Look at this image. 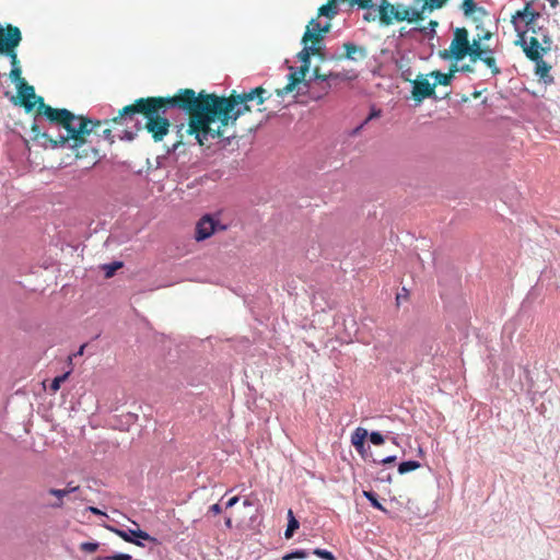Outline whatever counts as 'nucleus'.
<instances>
[{
	"label": "nucleus",
	"instance_id": "nucleus-1",
	"mask_svg": "<svg viewBox=\"0 0 560 560\" xmlns=\"http://www.w3.org/2000/svg\"><path fill=\"white\" fill-rule=\"evenodd\" d=\"M269 97L270 94L267 95L262 86L242 93L232 91L229 96L180 89L172 96L140 97L122 107L113 121L122 122L132 120L135 115H142L145 119L143 128L154 142H161L172 126L167 118L168 110L178 108L188 115L185 132L194 136L199 145H207L212 140L223 138L226 127L234 126L243 114L252 110L249 102L262 105Z\"/></svg>",
	"mask_w": 560,
	"mask_h": 560
},
{
	"label": "nucleus",
	"instance_id": "nucleus-2",
	"mask_svg": "<svg viewBox=\"0 0 560 560\" xmlns=\"http://www.w3.org/2000/svg\"><path fill=\"white\" fill-rule=\"evenodd\" d=\"M38 113L44 114L50 124L65 129L66 135L52 138L48 133L42 132L39 125L34 122L31 128L33 140L44 139L50 143L52 149L69 148L74 152L77 159L90 156L96 163L100 151L89 139L92 135L97 138V142L104 140L109 145L115 142V137L109 127L110 124H116L113 118L105 120L90 119L83 115H75L67 108H54L45 104L44 98H39Z\"/></svg>",
	"mask_w": 560,
	"mask_h": 560
},
{
	"label": "nucleus",
	"instance_id": "nucleus-3",
	"mask_svg": "<svg viewBox=\"0 0 560 560\" xmlns=\"http://www.w3.org/2000/svg\"><path fill=\"white\" fill-rule=\"evenodd\" d=\"M303 45H304L303 49L298 54V57H299L300 61L302 62V65L298 70L291 72L288 75L289 82L285 86L276 90V94L279 97H283L284 95L293 92L298 85H299V91H301L303 86L306 88L310 92L313 89L312 79H310V80L305 79V77L310 70L312 54L310 50H307V44H303Z\"/></svg>",
	"mask_w": 560,
	"mask_h": 560
},
{
	"label": "nucleus",
	"instance_id": "nucleus-4",
	"mask_svg": "<svg viewBox=\"0 0 560 560\" xmlns=\"http://www.w3.org/2000/svg\"><path fill=\"white\" fill-rule=\"evenodd\" d=\"M516 45L523 48L525 56L529 60H538L540 56L549 52L552 48V39L549 32H544V45H541L538 36H530L528 39L525 36V32L520 34V38L516 40Z\"/></svg>",
	"mask_w": 560,
	"mask_h": 560
},
{
	"label": "nucleus",
	"instance_id": "nucleus-5",
	"mask_svg": "<svg viewBox=\"0 0 560 560\" xmlns=\"http://www.w3.org/2000/svg\"><path fill=\"white\" fill-rule=\"evenodd\" d=\"M469 34L465 27H457L448 49L440 51L442 59L463 60L469 54Z\"/></svg>",
	"mask_w": 560,
	"mask_h": 560
},
{
	"label": "nucleus",
	"instance_id": "nucleus-6",
	"mask_svg": "<svg viewBox=\"0 0 560 560\" xmlns=\"http://www.w3.org/2000/svg\"><path fill=\"white\" fill-rule=\"evenodd\" d=\"M22 35L18 26L8 24L0 32V54L12 52L21 43Z\"/></svg>",
	"mask_w": 560,
	"mask_h": 560
},
{
	"label": "nucleus",
	"instance_id": "nucleus-7",
	"mask_svg": "<svg viewBox=\"0 0 560 560\" xmlns=\"http://www.w3.org/2000/svg\"><path fill=\"white\" fill-rule=\"evenodd\" d=\"M16 98L20 100V104L25 108L26 112H31L34 109L35 105L36 107V115L37 116H44V114L38 113L39 107V98H43L42 96H36L34 86L25 83L18 84V96Z\"/></svg>",
	"mask_w": 560,
	"mask_h": 560
},
{
	"label": "nucleus",
	"instance_id": "nucleus-8",
	"mask_svg": "<svg viewBox=\"0 0 560 560\" xmlns=\"http://www.w3.org/2000/svg\"><path fill=\"white\" fill-rule=\"evenodd\" d=\"M330 27L331 25L329 22L322 25L318 19H312L303 34L302 44H307L308 42H323L325 34L330 31Z\"/></svg>",
	"mask_w": 560,
	"mask_h": 560
},
{
	"label": "nucleus",
	"instance_id": "nucleus-9",
	"mask_svg": "<svg viewBox=\"0 0 560 560\" xmlns=\"http://www.w3.org/2000/svg\"><path fill=\"white\" fill-rule=\"evenodd\" d=\"M217 230H225L224 225H220L211 215H203L196 225V240L203 241L209 238Z\"/></svg>",
	"mask_w": 560,
	"mask_h": 560
},
{
	"label": "nucleus",
	"instance_id": "nucleus-10",
	"mask_svg": "<svg viewBox=\"0 0 560 560\" xmlns=\"http://www.w3.org/2000/svg\"><path fill=\"white\" fill-rule=\"evenodd\" d=\"M112 530L117 536H119L121 539H124L125 541L135 544V545L140 546V547H142L143 545H142L141 541L137 540L136 538H140V539H143V540H149V541H152L154 544L158 542L155 537L150 536L147 532L141 530V529L124 530V529L112 528Z\"/></svg>",
	"mask_w": 560,
	"mask_h": 560
},
{
	"label": "nucleus",
	"instance_id": "nucleus-11",
	"mask_svg": "<svg viewBox=\"0 0 560 560\" xmlns=\"http://www.w3.org/2000/svg\"><path fill=\"white\" fill-rule=\"evenodd\" d=\"M435 84H431L427 79H417L412 85V98L420 103L424 98L434 94Z\"/></svg>",
	"mask_w": 560,
	"mask_h": 560
},
{
	"label": "nucleus",
	"instance_id": "nucleus-12",
	"mask_svg": "<svg viewBox=\"0 0 560 560\" xmlns=\"http://www.w3.org/2000/svg\"><path fill=\"white\" fill-rule=\"evenodd\" d=\"M538 18H540V13L530 10V3H526L523 10L517 11L512 16V23L515 24V27L517 28L516 20L521 19L525 22L526 28H533V25H535Z\"/></svg>",
	"mask_w": 560,
	"mask_h": 560
},
{
	"label": "nucleus",
	"instance_id": "nucleus-13",
	"mask_svg": "<svg viewBox=\"0 0 560 560\" xmlns=\"http://www.w3.org/2000/svg\"><path fill=\"white\" fill-rule=\"evenodd\" d=\"M324 74L325 73L320 72L319 67H315L313 69L314 81L312 80V85H313L312 91L310 92L306 88L303 86L301 91L298 90V94L308 93L313 100L320 98L322 97L320 88L323 86V83H324ZM296 88L299 89V85Z\"/></svg>",
	"mask_w": 560,
	"mask_h": 560
},
{
	"label": "nucleus",
	"instance_id": "nucleus-14",
	"mask_svg": "<svg viewBox=\"0 0 560 560\" xmlns=\"http://www.w3.org/2000/svg\"><path fill=\"white\" fill-rule=\"evenodd\" d=\"M535 62V74L545 84L553 83V77L550 74L551 66L548 65L540 56V59L533 60Z\"/></svg>",
	"mask_w": 560,
	"mask_h": 560
},
{
	"label": "nucleus",
	"instance_id": "nucleus-15",
	"mask_svg": "<svg viewBox=\"0 0 560 560\" xmlns=\"http://www.w3.org/2000/svg\"><path fill=\"white\" fill-rule=\"evenodd\" d=\"M343 49H345V54L343 55H340V56H332L331 57V60H341L343 58L346 59H350V60H355V54L359 52L361 55V57H364L365 56V49L363 47H358L357 45H354L353 43H345L342 45Z\"/></svg>",
	"mask_w": 560,
	"mask_h": 560
},
{
	"label": "nucleus",
	"instance_id": "nucleus-16",
	"mask_svg": "<svg viewBox=\"0 0 560 560\" xmlns=\"http://www.w3.org/2000/svg\"><path fill=\"white\" fill-rule=\"evenodd\" d=\"M368 435V430L361 427L357 428L351 434V443L360 454L364 451V442Z\"/></svg>",
	"mask_w": 560,
	"mask_h": 560
},
{
	"label": "nucleus",
	"instance_id": "nucleus-17",
	"mask_svg": "<svg viewBox=\"0 0 560 560\" xmlns=\"http://www.w3.org/2000/svg\"><path fill=\"white\" fill-rule=\"evenodd\" d=\"M394 5L383 0V3L377 10L380 22L383 25H390L393 23Z\"/></svg>",
	"mask_w": 560,
	"mask_h": 560
},
{
	"label": "nucleus",
	"instance_id": "nucleus-18",
	"mask_svg": "<svg viewBox=\"0 0 560 560\" xmlns=\"http://www.w3.org/2000/svg\"><path fill=\"white\" fill-rule=\"evenodd\" d=\"M456 71H458V68L455 65L451 68V71L448 73H443L441 71H433L431 73V75L434 77V79H435V82L433 84H435V86L451 84L454 73Z\"/></svg>",
	"mask_w": 560,
	"mask_h": 560
},
{
	"label": "nucleus",
	"instance_id": "nucleus-19",
	"mask_svg": "<svg viewBox=\"0 0 560 560\" xmlns=\"http://www.w3.org/2000/svg\"><path fill=\"white\" fill-rule=\"evenodd\" d=\"M79 490V486H73L72 482H69L67 485V488L65 489H50L49 493L57 497L59 500H62L66 495L75 492ZM62 505V501H59V503L54 504V506L60 508Z\"/></svg>",
	"mask_w": 560,
	"mask_h": 560
},
{
	"label": "nucleus",
	"instance_id": "nucleus-20",
	"mask_svg": "<svg viewBox=\"0 0 560 560\" xmlns=\"http://www.w3.org/2000/svg\"><path fill=\"white\" fill-rule=\"evenodd\" d=\"M469 54L467 56L470 57V60L472 62L478 61V58H481L482 52V45L480 39L474 38L472 42L469 40Z\"/></svg>",
	"mask_w": 560,
	"mask_h": 560
},
{
	"label": "nucleus",
	"instance_id": "nucleus-21",
	"mask_svg": "<svg viewBox=\"0 0 560 560\" xmlns=\"http://www.w3.org/2000/svg\"><path fill=\"white\" fill-rule=\"evenodd\" d=\"M337 14V5L335 0H329L326 4L318 9V18L326 16L332 19Z\"/></svg>",
	"mask_w": 560,
	"mask_h": 560
},
{
	"label": "nucleus",
	"instance_id": "nucleus-22",
	"mask_svg": "<svg viewBox=\"0 0 560 560\" xmlns=\"http://www.w3.org/2000/svg\"><path fill=\"white\" fill-rule=\"evenodd\" d=\"M478 60L482 61L491 70L493 75L501 73L500 68L497 66L494 56L483 54L481 55V58H478Z\"/></svg>",
	"mask_w": 560,
	"mask_h": 560
},
{
	"label": "nucleus",
	"instance_id": "nucleus-23",
	"mask_svg": "<svg viewBox=\"0 0 560 560\" xmlns=\"http://www.w3.org/2000/svg\"><path fill=\"white\" fill-rule=\"evenodd\" d=\"M411 13V8L409 7H402L396 8L394 7V13H393V21L396 20L398 22L408 21Z\"/></svg>",
	"mask_w": 560,
	"mask_h": 560
},
{
	"label": "nucleus",
	"instance_id": "nucleus-24",
	"mask_svg": "<svg viewBox=\"0 0 560 560\" xmlns=\"http://www.w3.org/2000/svg\"><path fill=\"white\" fill-rule=\"evenodd\" d=\"M307 50L311 51L312 56H317L320 60H325V54L323 51V42H308Z\"/></svg>",
	"mask_w": 560,
	"mask_h": 560
},
{
	"label": "nucleus",
	"instance_id": "nucleus-25",
	"mask_svg": "<svg viewBox=\"0 0 560 560\" xmlns=\"http://www.w3.org/2000/svg\"><path fill=\"white\" fill-rule=\"evenodd\" d=\"M340 78V74L337 73V72H328V73H325L324 74V83H323V86L320 88V94L322 96L327 94L329 89H330V84H329V80H337Z\"/></svg>",
	"mask_w": 560,
	"mask_h": 560
},
{
	"label": "nucleus",
	"instance_id": "nucleus-26",
	"mask_svg": "<svg viewBox=\"0 0 560 560\" xmlns=\"http://www.w3.org/2000/svg\"><path fill=\"white\" fill-rule=\"evenodd\" d=\"M419 467H420V463L417 462V460L402 462L398 466V472L400 475H404V474H407L409 471L416 470Z\"/></svg>",
	"mask_w": 560,
	"mask_h": 560
},
{
	"label": "nucleus",
	"instance_id": "nucleus-27",
	"mask_svg": "<svg viewBox=\"0 0 560 560\" xmlns=\"http://www.w3.org/2000/svg\"><path fill=\"white\" fill-rule=\"evenodd\" d=\"M176 128H177V131H176V140L175 142L172 144V148L170 149V151H176L180 145L184 144V124H180V125H176Z\"/></svg>",
	"mask_w": 560,
	"mask_h": 560
},
{
	"label": "nucleus",
	"instance_id": "nucleus-28",
	"mask_svg": "<svg viewBox=\"0 0 560 560\" xmlns=\"http://www.w3.org/2000/svg\"><path fill=\"white\" fill-rule=\"evenodd\" d=\"M363 495L371 502L372 506L384 512L388 513V511L378 502L376 494L372 491H363Z\"/></svg>",
	"mask_w": 560,
	"mask_h": 560
},
{
	"label": "nucleus",
	"instance_id": "nucleus-29",
	"mask_svg": "<svg viewBox=\"0 0 560 560\" xmlns=\"http://www.w3.org/2000/svg\"><path fill=\"white\" fill-rule=\"evenodd\" d=\"M299 526H300V523L295 517H292V520H289L287 529L284 532V537L287 539H290L293 536L294 532L299 528Z\"/></svg>",
	"mask_w": 560,
	"mask_h": 560
},
{
	"label": "nucleus",
	"instance_id": "nucleus-30",
	"mask_svg": "<svg viewBox=\"0 0 560 560\" xmlns=\"http://www.w3.org/2000/svg\"><path fill=\"white\" fill-rule=\"evenodd\" d=\"M69 375H70V372H66L65 374H62V375H59V376L55 377V378L52 380L51 384H50V390H51V392H54V393H56V392L60 388L61 384H62L65 381H67V378L69 377Z\"/></svg>",
	"mask_w": 560,
	"mask_h": 560
},
{
	"label": "nucleus",
	"instance_id": "nucleus-31",
	"mask_svg": "<svg viewBox=\"0 0 560 560\" xmlns=\"http://www.w3.org/2000/svg\"><path fill=\"white\" fill-rule=\"evenodd\" d=\"M10 77L12 81L18 84L25 83L26 81L22 78V70L20 66H15L11 69Z\"/></svg>",
	"mask_w": 560,
	"mask_h": 560
},
{
	"label": "nucleus",
	"instance_id": "nucleus-32",
	"mask_svg": "<svg viewBox=\"0 0 560 560\" xmlns=\"http://www.w3.org/2000/svg\"><path fill=\"white\" fill-rule=\"evenodd\" d=\"M448 0H424L423 9L429 8L430 10L441 9L446 4Z\"/></svg>",
	"mask_w": 560,
	"mask_h": 560
},
{
	"label": "nucleus",
	"instance_id": "nucleus-33",
	"mask_svg": "<svg viewBox=\"0 0 560 560\" xmlns=\"http://www.w3.org/2000/svg\"><path fill=\"white\" fill-rule=\"evenodd\" d=\"M462 10L465 15H471L476 11V3L474 0H463Z\"/></svg>",
	"mask_w": 560,
	"mask_h": 560
},
{
	"label": "nucleus",
	"instance_id": "nucleus-34",
	"mask_svg": "<svg viewBox=\"0 0 560 560\" xmlns=\"http://www.w3.org/2000/svg\"><path fill=\"white\" fill-rule=\"evenodd\" d=\"M307 558V552L305 550H295L293 552L287 553L282 557V560H293V559H305Z\"/></svg>",
	"mask_w": 560,
	"mask_h": 560
},
{
	"label": "nucleus",
	"instance_id": "nucleus-35",
	"mask_svg": "<svg viewBox=\"0 0 560 560\" xmlns=\"http://www.w3.org/2000/svg\"><path fill=\"white\" fill-rule=\"evenodd\" d=\"M313 553L325 560H336L335 556L326 549L316 548L313 550Z\"/></svg>",
	"mask_w": 560,
	"mask_h": 560
},
{
	"label": "nucleus",
	"instance_id": "nucleus-36",
	"mask_svg": "<svg viewBox=\"0 0 560 560\" xmlns=\"http://www.w3.org/2000/svg\"><path fill=\"white\" fill-rule=\"evenodd\" d=\"M100 545L97 542H82L80 545V549L88 553H93L98 549Z\"/></svg>",
	"mask_w": 560,
	"mask_h": 560
},
{
	"label": "nucleus",
	"instance_id": "nucleus-37",
	"mask_svg": "<svg viewBox=\"0 0 560 560\" xmlns=\"http://www.w3.org/2000/svg\"><path fill=\"white\" fill-rule=\"evenodd\" d=\"M351 4H357L361 9H373V2L372 0H349Z\"/></svg>",
	"mask_w": 560,
	"mask_h": 560
},
{
	"label": "nucleus",
	"instance_id": "nucleus-38",
	"mask_svg": "<svg viewBox=\"0 0 560 560\" xmlns=\"http://www.w3.org/2000/svg\"><path fill=\"white\" fill-rule=\"evenodd\" d=\"M425 9L422 8L421 11H418V10H415V9H411V13H410V16H409V22H418V21H422L424 19L423 16V11Z\"/></svg>",
	"mask_w": 560,
	"mask_h": 560
},
{
	"label": "nucleus",
	"instance_id": "nucleus-39",
	"mask_svg": "<svg viewBox=\"0 0 560 560\" xmlns=\"http://www.w3.org/2000/svg\"><path fill=\"white\" fill-rule=\"evenodd\" d=\"M370 441L374 445H382L384 443V436L380 432H372L370 434Z\"/></svg>",
	"mask_w": 560,
	"mask_h": 560
},
{
	"label": "nucleus",
	"instance_id": "nucleus-40",
	"mask_svg": "<svg viewBox=\"0 0 560 560\" xmlns=\"http://www.w3.org/2000/svg\"><path fill=\"white\" fill-rule=\"evenodd\" d=\"M122 266L121 262H114L112 265H106L105 266V269H106V277H112L114 275V272L120 268Z\"/></svg>",
	"mask_w": 560,
	"mask_h": 560
},
{
	"label": "nucleus",
	"instance_id": "nucleus-41",
	"mask_svg": "<svg viewBox=\"0 0 560 560\" xmlns=\"http://www.w3.org/2000/svg\"><path fill=\"white\" fill-rule=\"evenodd\" d=\"M3 55H7L10 57V61H11V65H12V68L15 67V66H20L19 63V59H18V55L15 52V49L12 50V52H4Z\"/></svg>",
	"mask_w": 560,
	"mask_h": 560
},
{
	"label": "nucleus",
	"instance_id": "nucleus-42",
	"mask_svg": "<svg viewBox=\"0 0 560 560\" xmlns=\"http://www.w3.org/2000/svg\"><path fill=\"white\" fill-rule=\"evenodd\" d=\"M376 16H378V14H376V10L374 9L373 11H368L363 15V20L366 22H373V21H375Z\"/></svg>",
	"mask_w": 560,
	"mask_h": 560
},
{
	"label": "nucleus",
	"instance_id": "nucleus-43",
	"mask_svg": "<svg viewBox=\"0 0 560 560\" xmlns=\"http://www.w3.org/2000/svg\"><path fill=\"white\" fill-rule=\"evenodd\" d=\"M544 31L542 26L537 25V21L535 22V25H533V28H526V32H532L533 36H538Z\"/></svg>",
	"mask_w": 560,
	"mask_h": 560
},
{
	"label": "nucleus",
	"instance_id": "nucleus-44",
	"mask_svg": "<svg viewBox=\"0 0 560 560\" xmlns=\"http://www.w3.org/2000/svg\"><path fill=\"white\" fill-rule=\"evenodd\" d=\"M492 37V33L490 31H485L481 34H478L477 38L480 39V42L489 40Z\"/></svg>",
	"mask_w": 560,
	"mask_h": 560
},
{
	"label": "nucleus",
	"instance_id": "nucleus-45",
	"mask_svg": "<svg viewBox=\"0 0 560 560\" xmlns=\"http://www.w3.org/2000/svg\"><path fill=\"white\" fill-rule=\"evenodd\" d=\"M380 116V112H372L369 117L363 121V124L357 128V131L360 130L365 124H368L371 119L375 118V117H378Z\"/></svg>",
	"mask_w": 560,
	"mask_h": 560
},
{
	"label": "nucleus",
	"instance_id": "nucleus-46",
	"mask_svg": "<svg viewBox=\"0 0 560 560\" xmlns=\"http://www.w3.org/2000/svg\"><path fill=\"white\" fill-rule=\"evenodd\" d=\"M209 512L210 513H213L214 515H218L222 512V509L220 506L219 503H215V504H212L210 508H209Z\"/></svg>",
	"mask_w": 560,
	"mask_h": 560
},
{
	"label": "nucleus",
	"instance_id": "nucleus-47",
	"mask_svg": "<svg viewBox=\"0 0 560 560\" xmlns=\"http://www.w3.org/2000/svg\"><path fill=\"white\" fill-rule=\"evenodd\" d=\"M85 347H86L85 343L80 346L79 350L73 354V357L83 355ZM69 361L70 362L72 361V355L69 357Z\"/></svg>",
	"mask_w": 560,
	"mask_h": 560
},
{
	"label": "nucleus",
	"instance_id": "nucleus-48",
	"mask_svg": "<svg viewBox=\"0 0 560 560\" xmlns=\"http://www.w3.org/2000/svg\"><path fill=\"white\" fill-rule=\"evenodd\" d=\"M238 502V497H233L226 502V508H232Z\"/></svg>",
	"mask_w": 560,
	"mask_h": 560
},
{
	"label": "nucleus",
	"instance_id": "nucleus-49",
	"mask_svg": "<svg viewBox=\"0 0 560 560\" xmlns=\"http://www.w3.org/2000/svg\"><path fill=\"white\" fill-rule=\"evenodd\" d=\"M396 460V456H388L384 459L381 460L382 464H389V463H394Z\"/></svg>",
	"mask_w": 560,
	"mask_h": 560
},
{
	"label": "nucleus",
	"instance_id": "nucleus-50",
	"mask_svg": "<svg viewBox=\"0 0 560 560\" xmlns=\"http://www.w3.org/2000/svg\"><path fill=\"white\" fill-rule=\"evenodd\" d=\"M89 510L93 513V514H96V515H104V513L98 510L97 508H94V506H90Z\"/></svg>",
	"mask_w": 560,
	"mask_h": 560
},
{
	"label": "nucleus",
	"instance_id": "nucleus-51",
	"mask_svg": "<svg viewBox=\"0 0 560 560\" xmlns=\"http://www.w3.org/2000/svg\"><path fill=\"white\" fill-rule=\"evenodd\" d=\"M482 54L493 56V50L490 49L488 46H482Z\"/></svg>",
	"mask_w": 560,
	"mask_h": 560
},
{
	"label": "nucleus",
	"instance_id": "nucleus-52",
	"mask_svg": "<svg viewBox=\"0 0 560 560\" xmlns=\"http://www.w3.org/2000/svg\"><path fill=\"white\" fill-rule=\"evenodd\" d=\"M459 70L463 72H471L472 68L469 65H465Z\"/></svg>",
	"mask_w": 560,
	"mask_h": 560
},
{
	"label": "nucleus",
	"instance_id": "nucleus-53",
	"mask_svg": "<svg viewBox=\"0 0 560 560\" xmlns=\"http://www.w3.org/2000/svg\"><path fill=\"white\" fill-rule=\"evenodd\" d=\"M544 32H548V30L544 28V31L538 35L541 45H544Z\"/></svg>",
	"mask_w": 560,
	"mask_h": 560
},
{
	"label": "nucleus",
	"instance_id": "nucleus-54",
	"mask_svg": "<svg viewBox=\"0 0 560 560\" xmlns=\"http://www.w3.org/2000/svg\"><path fill=\"white\" fill-rule=\"evenodd\" d=\"M225 526H226V527H229V528H231V527H232V520H231L230 517H228V518L225 520Z\"/></svg>",
	"mask_w": 560,
	"mask_h": 560
},
{
	"label": "nucleus",
	"instance_id": "nucleus-55",
	"mask_svg": "<svg viewBox=\"0 0 560 560\" xmlns=\"http://www.w3.org/2000/svg\"><path fill=\"white\" fill-rule=\"evenodd\" d=\"M550 2V5L552 8H556L558 5V0H548Z\"/></svg>",
	"mask_w": 560,
	"mask_h": 560
},
{
	"label": "nucleus",
	"instance_id": "nucleus-56",
	"mask_svg": "<svg viewBox=\"0 0 560 560\" xmlns=\"http://www.w3.org/2000/svg\"><path fill=\"white\" fill-rule=\"evenodd\" d=\"M292 517H295V516H294V514H293L292 510H289V511H288V521H289V520H292Z\"/></svg>",
	"mask_w": 560,
	"mask_h": 560
},
{
	"label": "nucleus",
	"instance_id": "nucleus-57",
	"mask_svg": "<svg viewBox=\"0 0 560 560\" xmlns=\"http://www.w3.org/2000/svg\"><path fill=\"white\" fill-rule=\"evenodd\" d=\"M429 25L434 28L438 26V22L436 21H430Z\"/></svg>",
	"mask_w": 560,
	"mask_h": 560
},
{
	"label": "nucleus",
	"instance_id": "nucleus-58",
	"mask_svg": "<svg viewBox=\"0 0 560 560\" xmlns=\"http://www.w3.org/2000/svg\"><path fill=\"white\" fill-rule=\"evenodd\" d=\"M244 506H250L252 505V502L249 500H245L243 502Z\"/></svg>",
	"mask_w": 560,
	"mask_h": 560
},
{
	"label": "nucleus",
	"instance_id": "nucleus-59",
	"mask_svg": "<svg viewBox=\"0 0 560 560\" xmlns=\"http://www.w3.org/2000/svg\"><path fill=\"white\" fill-rule=\"evenodd\" d=\"M128 139L129 140H132L133 139V135L131 132H128Z\"/></svg>",
	"mask_w": 560,
	"mask_h": 560
},
{
	"label": "nucleus",
	"instance_id": "nucleus-60",
	"mask_svg": "<svg viewBox=\"0 0 560 560\" xmlns=\"http://www.w3.org/2000/svg\"><path fill=\"white\" fill-rule=\"evenodd\" d=\"M2 31V26L0 25V32Z\"/></svg>",
	"mask_w": 560,
	"mask_h": 560
}]
</instances>
